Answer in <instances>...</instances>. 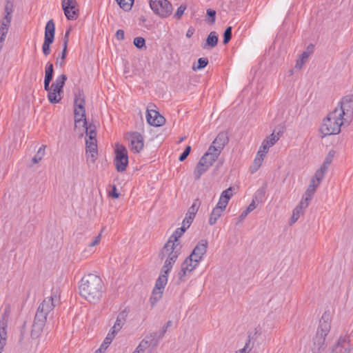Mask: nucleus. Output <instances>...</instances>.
Returning a JSON list of instances; mask_svg holds the SVG:
<instances>
[{
	"instance_id": "obj_1",
	"label": "nucleus",
	"mask_w": 353,
	"mask_h": 353,
	"mask_svg": "<svg viewBox=\"0 0 353 353\" xmlns=\"http://www.w3.org/2000/svg\"><path fill=\"white\" fill-rule=\"evenodd\" d=\"M79 289L81 296L92 304L99 303L105 292L101 278L91 273L81 279Z\"/></svg>"
},
{
	"instance_id": "obj_2",
	"label": "nucleus",
	"mask_w": 353,
	"mask_h": 353,
	"mask_svg": "<svg viewBox=\"0 0 353 353\" xmlns=\"http://www.w3.org/2000/svg\"><path fill=\"white\" fill-rule=\"evenodd\" d=\"M338 113L339 112L334 110L323 119L320 128V131L323 134V137L338 134L341 132V125L347 123V121H344V119L340 117L341 114Z\"/></svg>"
},
{
	"instance_id": "obj_3",
	"label": "nucleus",
	"mask_w": 353,
	"mask_h": 353,
	"mask_svg": "<svg viewBox=\"0 0 353 353\" xmlns=\"http://www.w3.org/2000/svg\"><path fill=\"white\" fill-rule=\"evenodd\" d=\"M220 153L214 150V145H210L207 152L202 156L194 170V178L196 181L205 173L216 161Z\"/></svg>"
},
{
	"instance_id": "obj_4",
	"label": "nucleus",
	"mask_w": 353,
	"mask_h": 353,
	"mask_svg": "<svg viewBox=\"0 0 353 353\" xmlns=\"http://www.w3.org/2000/svg\"><path fill=\"white\" fill-rule=\"evenodd\" d=\"M59 299L57 294L53 292L50 296L45 298L37 308L34 321L46 322L47 316L53 310L55 307L54 302L58 301Z\"/></svg>"
},
{
	"instance_id": "obj_5",
	"label": "nucleus",
	"mask_w": 353,
	"mask_h": 353,
	"mask_svg": "<svg viewBox=\"0 0 353 353\" xmlns=\"http://www.w3.org/2000/svg\"><path fill=\"white\" fill-rule=\"evenodd\" d=\"M334 110L339 112L340 117L349 125L353 118V94L343 97Z\"/></svg>"
},
{
	"instance_id": "obj_6",
	"label": "nucleus",
	"mask_w": 353,
	"mask_h": 353,
	"mask_svg": "<svg viewBox=\"0 0 353 353\" xmlns=\"http://www.w3.org/2000/svg\"><path fill=\"white\" fill-rule=\"evenodd\" d=\"M114 154V164L116 170L119 172L125 171L129 163L126 148L121 144H117Z\"/></svg>"
},
{
	"instance_id": "obj_7",
	"label": "nucleus",
	"mask_w": 353,
	"mask_h": 353,
	"mask_svg": "<svg viewBox=\"0 0 353 353\" xmlns=\"http://www.w3.org/2000/svg\"><path fill=\"white\" fill-rule=\"evenodd\" d=\"M149 4L154 13L161 18H166L172 12V6L168 0H150Z\"/></svg>"
},
{
	"instance_id": "obj_8",
	"label": "nucleus",
	"mask_w": 353,
	"mask_h": 353,
	"mask_svg": "<svg viewBox=\"0 0 353 353\" xmlns=\"http://www.w3.org/2000/svg\"><path fill=\"white\" fill-rule=\"evenodd\" d=\"M55 24L53 19L49 20L45 26L44 41L42 45V52L45 56L50 54V45L54 41Z\"/></svg>"
},
{
	"instance_id": "obj_9",
	"label": "nucleus",
	"mask_w": 353,
	"mask_h": 353,
	"mask_svg": "<svg viewBox=\"0 0 353 353\" xmlns=\"http://www.w3.org/2000/svg\"><path fill=\"white\" fill-rule=\"evenodd\" d=\"M126 136L130 141L132 152L139 153L144 146V139L142 134L138 132H132L127 133Z\"/></svg>"
},
{
	"instance_id": "obj_10",
	"label": "nucleus",
	"mask_w": 353,
	"mask_h": 353,
	"mask_svg": "<svg viewBox=\"0 0 353 353\" xmlns=\"http://www.w3.org/2000/svg\"><path fill=\"white\" fill-rule=\"evenodd\" d=\"M328 333L329 332H323V331L317 329L316 334L313 338L312 353H321V351L325 349V337Z\"/></svg>"
},
{
	"instance_id": "obj_11",
	"label": "nucleus",
	"mask_w": 353,
	"mask_h": 353,
	"mask_svg": "<svg viewBox=\"0 0 353 353\" xmlns=\"http://www.w3.org/2000/svg\"><path fill=\"white\" fill-rule=\"evenodd\" d=\"M208 242L205 239H202L196 244L191 254L188 256L193 259L194 262L199 263L202 260L203 255L206 253Z\"/></svg>"
},
{
	"instance_id": "obj_12",
	"label": "nucleus",
	"mask_w": 353,
	"mask_h": 353,
	"mask_svg": "<svg viewBox=\"0 0 353 353\" xmlns=\"http://www.w3.org/2000/svg\"><path fill=\"white\" fill-rule=\"evenodd\" d=\"M76 5V0H63L62 1V8L67 19L74 20L78 17L79 10H75Z\"/></svg>"
},
{
	"instance_id": "obj_13",
	"label": "nucleus",
	"mask_w": 353,
	"mask_h": 353,
	"mask_svg": "<svg viewBox=\"0 0 353 353\" xmlns=\"http://www.w3.org/2000/svg\"><path fill=\"white\" fill-rule=\"evenodd\" d=\"M146 119L148 124L154 127L163 125L165 119L157 110H147Z\"/></svg>"
},
{
	"instance_id": "obj_14",
	"label": "nucleus",
	"mask_w": 353,
	"mask_h": 353,
	"mask_svg": "<svg viewBox=\"0 0 353 353\" xmlns=\"http://www.w3.org/2000/svg\"><path fill=\"white\" fill-rule=\"evenodd\" d=\"M201 205V201L199 199H196L194 200L193 203L189 208L188 212L185 214V217L183 221V225H186L187 228H189L193 221L196 212L199 208Z\"/></svg>"
},
{
	"instance_id": "obj_15",
	"label": "nucleus",
	"mask_w": 353,
	"mask_h": 353,
	"mask_svg": "<svg viewBox=\"0 0 353 353\" xmlns=\"http://www.w3.org/2000/svg\"><path fill=\"white\" fill-rule=\"evenodd\" d=\"M330 353H350L349 336L340 337Z\"/></svg>"
},
{
	"instance_id": "obj_16",
	"label": "nucleus",
	"mask_w": 353,
	"mask_h": 353,
	"mask_svg": "<svg viewBox=\"0 0 353 353\" xmlns=\"http://www.w3.org/2000/svg\"><path fill=\"white\" fill-rule=\"evenodd\" d=\"M228 141L229 138L228 133L225 132H221L218 134L210 145H214V150L221 154V150Z\"/></svg>"
},
{
	"instance_id": "obj_17",
	"label": "nucleus",
	"mask_w": 353,
	"mask_h": 353,
	"mask_svg": "<svg viewBox=\"0 0 353 353\" xmlns=\"http://www.w3.org/2000/svg\"><path fill=\"white\" fill-rule=\"evenodd\" d=\"M85 101L83 92L82 91H79L74 94V110H79L81 112V116L85 117Z\"/></svg>"
},
{
	"instance_id": "obj_18",
	"label": "nucleus",
	"mask_w": 353,
	"mask_h": 353,
	"mask_svg": "<svg viewBox=\"0 0 353 353\" xmlns=\"http://www.w3.org/2000/svg\"><path fill=\"white\" fill-rule=\"evenodd\" d=\"M176 247L174 244L170 243V242H166L159 254V258L163 260L167 255L171 254V252L172 253L180 254L181 247L179 249Z\"/></svg>"
},
{
	"instance_id": "obj_19",
	"label": "nucleus",
	"mask_w": 353,
	"mask_h": 353,
	"mask_svg": "<svg viewBox=\"0 0 353 353\" xmlns=\"http://www.w3.org/2000/svg\"><path fill=\"white\" fill-rule=\"evenodd\" d=\"M219 37L215 31H212L208 35L205 43L201 45L203 49H212L218 44Z\"/></svg>"
},
{
	"instance_id": "obj_20",
	"label": "nucleus",
	"mask_w": 353,
	"mask_h": 353,
	"mask_svg": "<svg viewBox=\"0 0 353 353\" xmlns=\"http://www.w3.org/2000/svg\"><path fill=\"white\" fill-rule=\"evenodd\" d=\"M85 146L86 153L90 154L91 161L94 163L98 156L97 141L85 139Z\"/></svg>"
},
{
	"instance_id": "obj_21",
	"label": "nucleus",
	"mask_w": 353,
	"mask_h": 353,
	"mask_svg": "<svg viewBox=\"0 0 353 353\" xmlns=\"http://www.w3.org/2000/svg\"><path fill=\"white\" fill-rule=\"evenodd\" d=\"M317 187H318V184H315V181L314 179H311L310 183L309 186L307 187V188L305 192V194L301 201H302L305 203L306 202L307 205H309V203H310V200L312 199V197L314 194L316 188Z\"/></svg>"
},
{
	"instance_id": "obj_22",
	"label": "nucleus",
	"mask_w": 353,
	"mask_h": 353,
	"mask_svg": "<svg viewBox=\"0 0 353 353\" xmlns=\"http://www.w3.org/2000/svg\"><path fill=\"white\" fill-rule=\"evenodd\" d=\"M52 89L48 92V99L51 103L55 104L59 103L63 93V90H61L56 88H51Z\"/></svg>"
},
{
	"instance_id": "obj_23",
	"label": "nucleus",
	"mask_w": 353,
	"mask_h": 353,
	"mask_svg": "<svg viewBox=\"0 0 353 353\" xmlns=\"http://www.w3.org/2000/svg\"><path fill=\"white\" fill-rule=\"evenodd\" d=\"M162 337H159L157 332H152L149 335L146 336L141 341L146 343V347H155L158 345L159 340Z\"/></svg>"
},
{
	"instance_id": "obj_24",
	"label": "nucleus",
	"mask_w": 353,
	"mask_h": 353,
	"mask_svg": "<svg viewBox=\"0 0 353 353\" xmlns=\"http://www.w3.org/2000/svg\"><path fill=\"white\" fill-rule=\"evenodd\" d=\"M46 322L34 321L31 330V337L36 339L39 337L43 330Z\"/></svg>"
},
{
	"instance_id": "obj_25",
	"label": "nucleus",
	"mask_w": 353,
	"mask_h": 353,
	"mask_svg": "<svg viewBox=\"0 0 353 353\" xmlns=\"http://www.w3.org/2000/svg\"><path fill=\"white\" fill-rule=\"evenodd\" d=\"M46 322L34 321L31 330V337L36 339L39 337L43 330Z\"/></svg>"
},
{
	"instance_id": "obj_26",
	"label": "nucleus",
	"mask_w": 353,
	"mask_h": 353,
	"mask_svg": "<svg viewBox=\"0 0 353 353\" xmlns=\"http://www.w3.org/2000/svg\"><path fill=\"white\" fill-rule=\"evenodd\" d=\"M14 11V4L13 2L10 0H6V3L4 6V13L5 16L1 19L2 21H5L6 23H11L12 19V12Z\"/></svg>"
},
{
	"instance_id": "obj_27",
	"label": "nucleus",
	"mask_w": 353,
	"mask_h": 353,
	"mask_svg": "<svg viewBox=\"0 0 353 353\" xmlns=\"http://www.w3.org/2000/svg\"><path fill=\"white\" fill-rule=\"evenodd\" d=\"M330 314L325 312L319 321L318 329L321 330V331H323V332H329L330 330Z\"/></svg>"
},
{
	"instance_id": "obj_28",
	"label": "nucleus",
	"mask_w": 353,
	"mask_h": 353,
	"mask_svg": "<svg viewBox=\"0 0 353 353\" xmlns=\"http://www.w3.org/2000/svg\"><path fill=\"white\" fill-rule=\"evenodd\" d=\"M127 316L128 312H126L125 310L120 312L117 315L116 321L112 328L119 332L121 329L123 327V325L125 323Z\"/></svg>"
},
{
	"instance_id": "obj_29",
	"label": "nucleus",
	"mask_w": 353,
	"mask_h": 353,
	"mask_svg": "<svg viewBox=\"0 0 353 353\" xmlns=\"http://www.w3.org/2000/svg\"><path fill=\"white\" fill-rule=\"evenodd\" d=\"M261 334L260 328L256 327L254 334H252V333L248 334V341L246 342L244 347L239 350V351H236L235 353H246L247 352L246 351L248 349V352H249L252 348V346L250 347L251 340L255 339V336L256 334Z\"/></svg>"
},
{
	"instance_id": "obj_30",
	"label": "nucleus",
	"mask_w": 353,
	"mask_h": 353,
	"mask_svg": "<svg viewBox=\"0 0 353 353\" xmlns=\"http://www.w3.org/2000/svg\"><path fill=\"white\" fill-rule=\"evenodd\" d=\"M223 211L224 210H223V208H220L219 206H216L214 208L210 215L209 224L210 225H214L218 219L221 216V214Z\"/></svg>"
},
{
	"instance_id": "obj_31",
	"label": "nucleus",
	"mask_w": 353,
	"mask_h": 353,
	"mask_svg": "<svg viewBox=\"0 0 353 353\" xmlns=\"http://www.w3.org/2000/svg\"><path fill=\"white\" fill-rule=\"evenodd\" d=\"M67 76L64 74H62L58 76L54 83H52L51 88H56L61 90H63V87L67 81Z\"/></svg>"
},
{
	"instance_id": "obj_32",
	"label": "nucleus",
	"mask_w": 353,
	"mask_h": 353,
	"mask_svg": "<svg viewBox=\"0 0 353 353\" xmlns=\"http://www.w3.org/2000/svg\"><path fill=\"white\" fill-rule=\"evenodd\" d=\"M283 133V130L276 128L274 130L273 132L269 135L265 139L269 141V143L271 146L274 145L276 141L279 139V136Z\"/></svg>"
},
{
	"instance_id": "obj_33",
	"label": "nucleus",
	"mask_w": 353,
	"mask_h": 353,
	"mask_svg": "<svg viewBox=\"0 0 353 353\" xmlns=\"http://www.w3.org/2000/svg\"><path fill=\"white\" fill-rule=\"evenodd\" d=\"M188 272V268L186 263H182L181 265V270L178 272V280L176 284L179 285L186 281L185 276Z\"/></svg>"
},
{
	"instance_id": "obj_34",
	"label": "nucleus",
	"mask_w": 353,
	"mask_h": 353,
	"mask_svg": "<svg viewBox=\"0 0 353 353\" xmlns=\"http://www.w3.org/2000/svg\"><path fill=\"white\" fill-rule=\"evenodd\" d=\"M327 170V169H326L325 166H321L320 168L316 171L314 176L312 178V179L315 181V184H318V185L320 184Z\"/></svg>"
},
{
	"instance_id": "obj_35",
	"label": "nucleus",
	"mask_w": 353,
	"mask_h": 353,
	"mask_svg": "<svg viewBox=\"0 0 353 353\" xmlns=\"http://www.w3.org/2000/svg\"><path fill=\"white\" fill-rule=\"evenodd\" d=\"M233 188L232 187H229L228 188H227L226 190H225L224 191H223V192L221 193V200H223V205H225L223 208H226L230 198L233 195Z\"/></svg>"
},
{
	"instance_id": "obj_36",
	"label": "nucleus",
	"mask_w": 353,
	"mask_h": 353,
	"mask_svg": "<svg viewBox=\"0 0 353 353\" xmlns=\"http://www.w3.org/2000/svg\"><path fill=\"white\" fill-rule=\"evenodd\" d=\"M11 23L0 21V41H4Z\"/></svg>"
},
{
	"instance_id": "obj_37",
	"label": "nucleus",
	"mask_w": 353,
	"mask_h": 353,
	"mask_svg": "<svg viewBox=\"0 0 353 353\" xmlns=\"http://www.w3.org/2000/svg\"><path fill=\"white\" fill-rule=\"evenodd\" d=\"M209 63L208 59L206 57H201L197 60L196 63H194L192 65V70H200L205 68Z\"/></svg>"
},
{
	"instance_id": "obj_38",
	"label": "nucleus",
	"mask_w": 353,
	"mask_h": 353,
	"mask_svg": "<svg viewBox=\"0 0 353 353\" xmlns=\"http://www.w3.org/2000/svg\"><path fill=\"white\" fill-rule=\"evenodd\" d=\"M168 283V278H165L164 275H159L158 279L156 280L154 290L163 291L165 285Z\"/></svg>"
},
{
	"instance_id": "obj_39",
	"label": "nucleus",
	"mask_w": 353,
	"mask_h": 353,
	"mask_svg": "<svg viewBox=\"0 0 353 353\" xmlns=\"http://www.w3.org/2000/svg\"><path fill=\"white\" fill-rule=\"evenodd\" d=\"M119 7L124 11H130L134 4V0H115Z\"/></svg>"
},
{
	"instance_id": "obj_40",
	"label": "nucleus",
	"mask_w": 353,
	"mask_h": 353,
	"mask_svg": "<svg viewBox=\"0 0 353 353\" xmlns=\"http://www.w3.org/2000/svg\"><path fill=\"white\" fill-rule=\"evenodd\" d=\"M163 292V291H159L153 289L152 295L150 299V301L152 307L155 305L157 303V302L161 299Z\"/></svg>"
},
{
	"instance_id": "obj_41",
	"label": "nucleus",
	"mask_w": 353,
	"mask_h": 353,
	"mask_svg": "<svg viewBox=\"0 0 353 353\" xmlns=\"http://www.w3.org/2000/svg\"><path fill=\"white\" fill-rule=\"evenodd\" d=\"M54 77V65L51 62H48L45 68L44 79L52 80Z\"/></svg>"
},
{
	"instance_id": "obj_42",
	"label": "nucleus",
	"mask_w": 353,
	"mask_h": 353,
	"mask_svg": "<svg viewBox=\"0 0 353 353\" xmlns=\"http://www.w3.org/2000/svg\"><path fill=\"white\" fill-rule=\"evenodd\" d=\"M45 149H46V145H42L39 148L37 154L34 155V157L32 159V161L33 163L36 164L41 161L43 157L45 154Z\"/></svg>"
},
{
	"instance_id": "obj_43",
	"label": "nucleus",
	"mask_w": 353,
	"mask_h": 353,
	"mask_svg": "<svg viewBox=\"0 0 353 353\" xmlns=\"http://www.w3.org/2000/svg\"><path fill=\"white\" fill-rule=\"evenodd\" d=\"M223 43L224 45L228 44L230 41V40L232 37V26H228L225 28V30L223 32Z\"/></svg>"
},
{
	"instance_id": "obj_44",
	"label": "nucleus",
	"mask_w": 353,
	"mask_h": 353,
	"mask_svg": "<svg viewBox=\"0 0 353 353\" xmlns=\"http://www.w3.org/2000/svg\"><path fill=\"white\" fill-rule=\"evenodd\" d=\"M180 254H176V253H172L171 254L167 255V259L165 261L164 265H167L168 266H170L172 268L173 267V265L176 262L179 255Z\"/></svg>"
},
{
	"instance_id": "obj_45",
	"label": "nucleus",
	"mask_w": 353,
	"mask_h": 353,
	"mask_svg": "<svg viewBox=\"0 0 353 353\" xmlns=\"http://www.w3.org/2000/svg\"><path fill=\"white\" fill-rule=\"evenodd\" d=\"M265 188H261L256 191V192L254 194V196H253L252 199L257 203H261L265 196Z\"/></svg>"
},
{
	"instance_id": "obj_46",
	"label": "nucleus",
	"mask_w": 353,
	"mask_h": 353,
	"mask_svg": "<svg viewBox=\"0 0 353 353\" xmlns=\"http://www.w3.org/2000/svg\"><path fill=\"white\" fill-rule=\"evenodd\" d=\"M307 206L308 205L306 203H305L302 201H300L299 205L294 209L292 214L297 216L298 217H300V216L303 214V210L305 209Z\"/></svg>"
},
{
	"instance_id": "obj_47",
	"label": "nucleus",
	"mask_w": 353,
	"mask_h": 353,
	"mask_svg": "<svg viewBox=\"0 0 353 353\" xmlns=\"http://www.w3.org/2000/svg\"><path fill=\"white\" fill-rule=\"evenodd\" d=\"M74 129L77 127L78 123L83 121V123L86 119V116L82 117L81 112L79 110H74Z\"/></svg>"
},
{
	"instance_id": "obj_48",
	"label": "nucleus",
	"mask_w": 353,
	"mask_h": 353,
	"mask_svg": "<svg viewBox=\"0 0 353 353\" xmlns=\"http://www.w3.org/2000/svg\"><path fill=\"white\" fill-rule=\"evenodd\" d=\"M194 259L190 256H188L183 263H186L188 268V272H192L199 265V263L194 262Z\"/></svg>"
},
{
	"instance_id": "obj_49",
	"label": "nucleus",
	"mask_w": 353,
	"mask_h": 353,
	"mask_svg": "<svg viewBox=\"0 0 353 353\" xmlns=\"http://www.w3.org/2000/svg\"><path fill=\"white\" fill-rule=\"evenodd\" d=\"M216 11L211 8H208L206 11V20L208 23L213 24L216 21Z\"/></svg>"
},
{
	"instance_id": "obj_50",
	"label": "nucleus",
	"mask_w": 353,
	"mask_h": 353,
	"mask_svg": "<svg viewBox=\"0 0 353 353\" xmlns=\"http://www.w3.org/2000/svg\"><path fill=\"white\" fill-rule=\"evenodd\" d=\"M133 43L138 49L145 48V39L141 37H137L134 39Z\"/></svg>"
},
{
	"instance_id": "obj_51",
	"label": "nucleus",
	"mask_w": 353,
	"mask_h": 353,
	"mask_svg": "<svg viewBox=\"0 0 353 353\" xmlns=\"http://www.w3.org/2000/svg\"><path fill=\"white\" fill-rule=\"evenodd\" d=\"M310 56V52H303L301 55L299 59L296 61V67L301 68L302 65L305 63V59L308 58Z\"/></svg>"
},
{
	"instance_id": "obj_52",
	"label": "nucleus",
	"mask_w": 353,
	"mask_h": 353,
	"mask_svg": "<svg viewBox=\"0 0 353 353\" xmlns=\"http://www.w3.org/2000/svg\"><path fill=\"white\" fill-rule=\"evenodd\" d=\"M262 161H263L262 157H256L255 158V159L254 160L253 165L251 166V168H250L252 173L256 171L261 167Z\"/></svg>"
},
{
	"instance_id": "obj_53",
	"label": "nucleus",
	"mask_w": 353,
	"mask_h": 353,
	"mask_svg": "<svg viewBox=\"0 0 353 353\" xmlns=\"http://www.w3.org/2000/svg\"><path fill=\"white\" fill-rule=\"evenodd\" d=\"M187 8V6L185 4H181L176 10L174 17L176 19H180L181 17L183 16L185 10Z\"/></svg>"
},
{
	"instance_id": "obj_54",
	"label": "nucleus",
	"mask_w": 353,
	"mask_h": 353,
	"mask_svg": "<svg viewBox=\"0 0 353 353\" xmlns=\"http://www.w3.org/2000/svg\"><path fill=\"white\" fill-rule=\"evenodd\" d=\"M191 146L187 145L185 148L184 149L183 152L179 155V161L182 162L185 161L187 157L189 156L190 152H191Z\"/></svg>"
},
{
	"instance_id": "obj_55",
	"label": "nucleus",
	"mask_w": 353,
	"mask_h": 353,
	"mask_svg": "<svg viewBox=\"0 0 353 353\" xmlns=\"http://www.w3.org/2000/svg\"><path fill=\"white\" fill-rule=\"evenodd\" d=\"M172 321H167V323L161 327V329L159 330V332H157L159 334V337L163 338L164 334L167 332L168 329L169 327H170L172 326Z\"/></svg>"
},
{
	"instance_id": "obj_56",
	"label": "nucleus",
	"mask_w": 353,
	"mask_h": 353,
	"mask_svg": "<svg viewBox=\"0 0 353 353\" xmlns=\"http://www.w3.org/2000/svg\"><path fill=\"white\" fill-rule=\"evenodd\" d=\"M270 147L271 145L269 143V141L268 139H264L262 142L259 150H261L262 152L268 153Z\"/></svg>"
},
{
	"instance_id": "obj_57",
	"label": "nucleus",
	"mask_w": 353,
	"mask_h": 353,
	"mask_svg": "<svg viewBox=\"0 0 353 353\" xmlns=\"http://www.w3.org/2000/svg\"><path fill=\"white\" fill-rule=\"evenodd\" d=\"M188 228H187L186 225H183L181 228H178L174 232V234L175 236H176L178 237V239H179V238L184 234V232H185V230L188 229Z\"/></svg>"
},
{
	"instance_id": "obj_58",
	"label": "nucleus",
	"mask_w": 353,
	"mask_h": 353,
	"mask_svg": "<svg viewBox=\"0 0 353 353\" xmlns=\"http://www.w3.org/2000/svg\"><path fill=\"white\" fill-rule=\"evenodd\" d=\"M146 343L141 341L133 353H143L147 349Z\"/></svg>"
},
{
	"instance_id": "obj_59",
	"label": "nucleus",
	"mask_w": 353,
	"mask_h": 353,
	"mask_svg": "<svg viewBox=\"0 0 353 353\" xmlns=\"http://www.w3.org/2000/svg\"><path fill=\"white\" fill-rule=\"evenodd\" d=\"M109 196L113 199H118L119 197L120 194L118 192L115 185H112V189L109 192Z\"/></svg>"
},
{
	"instance_id": "obj_60",
	"label": "nucleus",
	"mask_w": 353,
	"mask_h": 353,
	"mask_svg": "<svg viewBox=\"0 0 353 353\" xmlns=\"http://www.w3.org/2000/svg\"><path fill=\"white\" fill-rule=\"evenodd\" d=\"M172 268L170 265L168 266L167 265H163L161 270V273L159 275H164L165 278H168V274L172 270Z\"/></svg>"
},
{
	"instance_id": "obj_61",
	"label": "nucleus",
	"mask_w": 353,
	"mask_h": 353,
	"mask_svg": "<svg viewBox=\"0 0 353 353\" xmlns=\"http://www.w3.org/2000/svg\"><path fill=\"white\" fill-rule=\"evenodd\" d=\"M86 136L88 137L89 141H97V131L96 130H89V131H85Z\"/></svg>"
},
{
	"instance_id": "obj_62",
	"label": "nucleus",
	"mask_w": 353,
	"mask_h": 353,
	"mask_svg": "<svg viewBox=\"0 0 353 353\" xmlns=\"http://www.w3.org/2000/svg\"><path fill=\"white\" fill-rule=\"evenodd\" d=\"M83 127L85 129V131H89V130H96V125L93 123H88L87 120L83 123Z\"/></svg>"
},
{
	"instance_id": "obj_63",
	"label": "nucleus",
	"mask_w": 353,
	"mask_h": 353,
	"mask_svg": "<svg viewBox=\"0 0 353 353\" xmlns=\"http://www.w3.org/2000/svg\"><path fill=\"white\" fill-rule=\"evenodd\" d=\"M118 332L119 331L115 330L114 328L112 327L105 338L108 339H109V340L112 342Z\"/></svg>"
},
{
	"instance_id": "obj_64",
	"label": "nucleus",
	"mask_w": 353,
	"mask_h": 353,
	"mask_svg": "<svg viewBox=\"0 0 353 353\" xmlns=\"http://www.w3.org/2000/svg\"><path fill=\"white\" fill-rule=\"evenodd\" d=\"M178 241H179V239L176 236H175L174 234H172L168 241L167 242H170V243L171 244H174V245H176V246H178L179 245V243H178Z\"/></svg>"
}]
</instances>
